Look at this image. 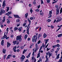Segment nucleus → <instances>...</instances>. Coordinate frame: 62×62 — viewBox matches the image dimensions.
Returning <instances> with one entry per match:
<instances>
[{
    "label": "nucleus",
    "instance_id": "1",
    "mask_svg": "<svg viewBox=\"0 0 62 62\" xmlns=\"http://www.w3.org/2000/svg\"><path fill=\"white\" fill-rule=\"evenodd\" d=\"M36 34V35H35L32 37V42H34L35 41V42H36V41H37V38L38 35V34L37 33Z\"/></svg>",
    "mask_w": 62,
    "mask_h": 62
},
{
    "label": "nucleus",
    "instance_id": "2",
    "mask_svg": "<svg viewBox=\"0 0 62 62\" xmlns=\"http://www.w3.org/2000/svg\"><path fill=\"white\" fill-rule=\"evenodd\" d=\"M35 52H36V51L37 50H38L39 48V46H38V44H36L35 45Z\"/></svg>",
    "mask_w": 62,
    "mask_h": 62
},
{
    "label": "nucleus",
    "instance_id": "3",
    "mask_svg": "<svg viewBox=\"0 0 62 62\" xmlns=\"http://www.w3.org/2000/svg\"><path fill=\"white\" fill-rule=\"evenodd\" d=\"M44 40L45 41V45L46 46L45 47V48H46L48 46V45H49V43L47 45H46V44H47V43L48 41V40H49V39H47V40L46 39H45Z\"/></svg>",
    "mask_w": 62,
    "mask_h": 62
},
{
    "label": "nucleus",
    "instance_id": "4",
    "mask_svg": "<svg viewBox=\"0 0 62 62\" xmlns=\"http://www.w3.org/2000/svg\"><path fill=\"white\" fill-rule=\"evenodd\" d=\"M21 38H22V36L21 35L17 36L16 37V39L17 40H19V39Z\"/></svg>",
    "mask_w": 62,
    "mask_h": 62
},
{
    "label": "nucleus",
    "instance_id": "5",
    "mask_svg": "<svg viewBox=\"0 0 62 62\" xmlns=\"http://www.w3.org/2000/svg\"><path fill=\"white\" fill-rule=\"evenodd\" d=\"M25 58V56H24V55H22V57H21V60H23H23H24Z\"/></svg>",
    "mask_w": 62,
    "mask_h": 62
},
{
    "label": "nucleus",
    "instance_id": "6",
    "mask_svg": "<svg viewBox=\"0 0 62 62\" xmlns=\"http://www.w3.org/2000/svg\"><path fill=\"white\" fill-rule=\"evenodd\" d=\"M59 10L58 9H56V15H58L59 14Z\"/></svg>",
    "mask_w": 62,
    "mask_h": 62
},
{
    "label": "nucleus",
    "instance_id": "7",
    "mask_svg": "<svg viewBox=\"0 0 62 62\" xmlns=\"http://www.w3.org/2000/svg\"><path fill=\"white\" fill-rule=\"evenodd\" d=\"M14 17L15 18H19V19L20 18V16L18 15H14Z\"/></svg>",
    "mask_w": 62,
    "mask_h": 62
},
{
    "label": "nucleus",
    "instance_id": "8",
    "mask_svg": "<svg viewBox=\"0 0 62 62\" xmlns=\"http://www.w3.org/2000/svg\"><path fill=\"white\" fill-rule=\"evenodd\" d=\"M7 47L8 48V47H9L10 45H11V44H10V43L8 42H7Z\"/></svg>",
    "mask_w": 62,
    "mask_h": 62
},
{
    "label": "nucleus",
    "instance_id": "9",
    "mask_svg": "<svg viewBox=\"0 0 62 62\" xmlns=\"http://www.w3.org/2000/svg\"><path fill=\"white\" fill-rule=\"evenodd\" d=\"M61 21V18H59L56 21V23H57V22H60V21Z\"/></svg>",
    "mask_w": 62,
    "mask_h": 62
},
{
    "label": "nucleus",
    "instance_id": "10",
    "mask_svg": "<svg viewBox=\"0 0 62 62\" xmlns=\"http://www.w3.org/2000/svg\"><path fill=\"white\" fill-rule=\"evenodd\" d=\"M11 14V12H8V13H7L5 14V15H7L8 16H9V15Z\"/></svg>",
    "mask_w": 62,
    "mask_h": 62
},
{
    "label": "nucleus",
    "instance_id": "11",
    "mask_svg": "<svg viewBox=\"0 0 62 62\" xmlns=\"http://www.w3.org/2000/svg\"><path fill=\"white\" fill-rule=\"evenodd\" d=\"M4 40H2L1 42V45L3 46L4 45Z\"/></svg>",
    "mask_w": 62,
    "mask_h": 62
},
{
    "label": "nucleus",
    "instance_id": "12",
    "mask_svg": "<svg viewBox=\"0 0 62 62\" xmlns=\"http://www.w3.org/2000/svg\"><path fill=\"white\" fill-rule=\"evenodd\" d=\"M13 42V43H14L13 45H15L17 43V40L14 41Z\"/></svg>",
    "mask_w": 62,
    "mask_h": 62
},
{
    "label": "nucleus",
    "instance_id": "13",
    "mask_svg": "<svg viewBox=\"0 0 62 62\" xmlns=\"http://www.w3.org/2000/svg\"><path fill=\"white\" fill-rule=\"evenodd\" d=\"M47 37V35L45 33H44L43 35V37L45 38Z\"/></svg>",
    "mask_w": 62,
    "mask_h": 62
},
{
    "label": "nucleus",
    "instance_id": "14",
    "mask_svg": "<svg viewBox=\"0 0 62 62\" xmlns=\"http://www.w3.org/2000/svg\"><path fill=\"white\" fill-rule=\"evenodd\" d=\"M41 36V35L40 34H39L38 35V39H39L40 37Z\"/></svg>",
    "mask_w": 62,
    "mask_h": 62
},
{
    "label": "nucleus",
    "instance_id": "15",
    "mask_svg": "<svg viewBox=\"0 0 62 62\" xmlns=\"http://www.w3.org/2000/svg\"><path fill=\"white\" fill-rule=\"evenodd\" d=\"M5 3H6V1L5 0H4L3 4L2 6L3 7H4L5 5Z\"/></svg>",
    "mask_w": 62,
    "mask_h": 62
},
{
    "label": "nucleus",
    "instance_id": "16",
    "mask_svg": "<svg viewBox=\"0 0 62 62\" xmlns=\"http://www.w3.org/2000/svg\"><path fill=\"white\" fill-rule=\"evenodd\" d=\"M6 50L5 49H3V50L2 52L4 54H5L6 53Z\"/></svg>",
    "mask_w": 62,
    "mask_h": 62
},
{
    "label": "nucleus",
    "instance_id": "17",
    "mask_svg": "<svg viewBox=\"0 0 62 62\" xmlns=\"http://www.w3.org/2000/svg\"><path fill=\"white\" fill-rule=\"evenodd\" d=\"M5 17H3V20L2 21V23H4V22H5Z\"/></svg>",
    "mask_w": 62,
    "mask_h": 62
},
{
    "label": "nucleus",
    "instance_id": "18",
    "mask_svg": "<svg viewBox=\"0 0 62 62\" xmlns=\"http://www.w3.org/2000/svg\"><path fill=\"white\" fill-rule=\"evenodd\" d=\"M48 55H49V58H50V57L51 56V53H50V52L49 51H48Z\"/></svg>",
    "mask_w": 62,
    "mask_h": 62
},
{
    "label": "nucleus",
    "instance_id": "19",
    "mask_svg": "<svg viewBox=\"0 0 62 62\" xmlns=\"http://www.w3.org/2000/svg\"><path fill=\"white\" fill-rule=\"evenodd\" d=\"M60 55V54H58L57 56L56 59H58L59 58V55Z\"/></svg>",
    "mask_w": 62,
    "mask_h": 62
},
{
    "label": "nucleus",
    "instance_id": "20",
    "mask_svg": "<svg viewBox=\"0 0 62 62\" xmlns=\"http://www.w3.org/2000/svg\"><path fill=\"white\" fill-rule=\"evenodd\" d=\"M28 36V35L26 34L24 36V39H27V37Z\"/></svg>",
    "mask_w": 62,
    "mask_h": 62
},
{
    "label": "nucleus",
    "instance_id": "21",
    "mask_svg": "<svg viewBox=\"0 0 62 62\" xmlns=\"http://www.w3.org/2000/svg\"><path fill=\"white\" fill-rule=\"evenodd\" d=\"M62 35V34H59L58 35V37L59 38L61 37Z\"/></svg>",
    "mask_w": 62,
    "mask_h": 62
},
{
    "label": "nucleus",
    "instance_id": "22",
    "mask_svg": "<svg viewBox=\"0 0 62 62\" xmlns=\"http://www.w3.org/2000/svg\"><path fill=\"white\" fill-rule=\"evenodd\" d=\"M10 56H11V55H8V56L6 58L7 60V59H8V58H10Z\"/></svg>",
    "mask_w": 62,
    "mask_h": 62
},
{
    "label": "nucleus",
    "instance_id": "23",
    "mask_svg": "<svg viewBox=\"0 0 62 62\" xmlns=\"http://www.w3.org/2000/svg\"><path fill=\"white\" fill-rule=\"evenodd\" d=\"M40 57V53H39L38 54V56L37 57V58Z\"/></svg>",
    "mask_w": 62,
    "mask_h": 62
},
{
    "label": "nucleus",
    "instance_id": "24",
    "mask_svg": "<svg viewBox=\"0 0 62 62\" xmlns=\"http://www.w3.org/2000/svg\"><path fill=\"white\" fill-rule=\"evenodd\" d=\"M22 30V27H21L18 29V30H19V32H21V31Z\"/></svg>",
    "mask_w": 62,
    "mask_h": 62
},
{
    "label": "nucleus",
    "instance_id": "25",
    "mask_svg": "<svg viewBox=\"0 0 62 62\" xmlns=\"http://www.w3.org/2000/svg\"><path fill=\"white\" fill-rule=\"evenodd\" d=\"M17 48V46H15L14 47V48L13 49V50H16V49Z\"/></svg>",
    "mask_w": 62,
    "mask_h": 62
},
{
    "label": "nucleus",
    "instance_id": "26",
    "mask_svg": "<svg viewBox=\"0 0 62 62\" xmlns=\"http://www.w3.org/2000/svg\"><path fill=\"white\" fill-rule=\"evenodd\" d=\"M52 14V10L50 11L49 13V14H50V15H51Z\"/></svg>",
    "mask_w": 62,
    "mask_h": 62
},
{
    "label": "nucleus",
    "instance_id": "27",
    "mask_svg": "<svg viewBox=\"0 0 62 62\" xmlns=\"http://www.w3.org/2000/svg\"><path fill=\"white\" fill-rule=\"evenodd\" d=\"M6 8H7V10H6L7 12H8V10H9V8L6 7Z\"/></svg>",
    "mask_w": 62,
    "mask_h": 62
},
{
    "label": "nucleus",
    "instance_id": "28",
    "mask_svg": "<svg viewBox=\"0 0 62 62\" xmlns=\"http://www.w3.org/2000/svg\"><path fill=\"white\" fill-rule=\"evenodd\" d=\"M28 16V14H26L25 15V18H27V17Z\"/></svg>",
    "mask_w": 62,
    "mask_h": 62
},
{
    "label": "nucleus",
    "instance_id": "29",
    "mask_svg": "<svg viewBox=\"0 0 62 62\" xmlns=\"http://www.w3.org/2000/svg\"><path fill=\"white\" fill-rule=\"evenodd\" d=\"M19 42H21L22 40V38H20L19 39Z\"/></svg>",
    "mask_w": 62,
    "mask_h": 62
},
{
    "label": "nucleus",
    "instance_id": "30",
    "mask_svg": "<svg viewBox=\"0 0 62 62\" xmlns=\"http://www.w3.org/2000/svg\"><path fill=\"white\" fill-rule=\"evenodd\" d=\"M3 13L2 12V10H1L0 12V15H2V14Z\"/></svg>",
    "mask_w": 62,
    "mask_h": 62
},
{
    "label": "nucleus",
    "instance_id": "31",
    "mask_svg": "<svg viewBox=\"0 0 62 62\" xmlns=\"http://www.w3.org/2000/svg\"><path fill=\"white\" fill-rule=\"evenodd\" d=\"M14 30L15 31H16V30H18V28L16 27H15L14 28Z\"/></svg>",
    "mask_w": 62,
    "mask_h": 62
},
{
    "label": "nucleus",
    "instance_id": "32",
    "mask_svg": "<svg viewBox=\"0 0 62 62\" xmlns=\"http://www.w3.org/2000/svg\"><path fill=\"white\" fill-rule=\"evenodd\" d=\"M7 56V54H5L4 56V60L5 59V58H6V56Z\"/></svg>",
    "mask_w": 62,
    "mask_h": 62
},
{
    "label": "nucleus",
    "instance_id": "33",
    "mask_svg": "<svg viewBox=\"0 0 62 62\" xmlns=\"http://www.w3.org/2000/svg\"><path fill=\"white\" fill-rule=\"evenodd\" d=\"M28 21L29 23L30 24H31V20H29V19H28Z\"/></svg>",
    "mask_w": 62,
    "mask_h": 62
},
{
    "label": "nucleus",
    "instance_id": "34",
    "mask_svg": "<svg viewBox=\"0 0 62 62\" xmlns=\"http://www.w3.org/2000/svg\"><path fill=\"white\" fill-rule=\"evenodd\" d=\"M30 11L31 14H32V12L33 11V10L32 9V8H31V9Z\"/></svg>",
    "mask_w": 62,
    "mask_h": 62
},
{
    "label": "nucleus",
    "instance_id": "35",
    "mask_svg": "<svg viewBox=\"0 0 62 62\" xmlns=\"http://www.w3.org/2000/svg\"><path fill=\"white\" fill-rule=\"evenodd\" d=\"M60 45H59V44H58L57 45H56V47H60Z\"/></svg>",
    "mask_w": 62,
    "mask_h": 62
},
{
    "label": "nucleus",
    "instance_id": "36",
    "mask_svg": "<svg viewBox=\"0 0 62 62\" xmlns=\"http://www.w3.org/2000/svg\"><path fill=\"white\" fill-rule=\"evenodd\" d=\"M46 2L47 3H49L50 2V0H46Z\"/></svg>",
    "mask_w": 62,
    "mask_h": 62
},
{
    "label": "nucleus",
    "instance_id": "37",
    "mask_svg": "<svg viewBox=\"0 0 62 62\" xmlns=\"http://www.w3.org/2000/svg\"><path fill=\"white\" fill-rule=\"evenodd\" d=\"M2 12L3 13H5L6 12V11L5 10H3V11H2Z\"/></svg>",
    "mask_w": 62,
    "mask_h": 62
},
{
    "label": "nucleus",
    "instance_id": "38",
    "mask_svg": "<svg viewBox=\"0 0 62 62\" xmlns=\"http://www.w3.org/2000/svg\"><path fill=\"white\" fill-rule=\"evenodd\" d=\"M26 24V23H24L23 24V26H25Z\"/></svg>",
    "mask_w": 62,
    "mask_h": 62
},
{
    "label": "nucleus",
    "instance_id": "39",
    "mask_svg": "<svg viewBox=\"0 0 62 62\" xmlns=\"http://www.w3.org/2000/svg\"><path fill=\"white\" fill-rule=\"evenodd\" d=\"M56 47V45H54V46H53V48H55V47Z\"/></svg>",
    "mask_w": 62,
    "mask_h": 62
},
{
    "label": "nucleus",
    "instance_id": "40",
    "mask_svg": "<svg viewBox=\"0 0 62 62\" xmlns=\"http://www.w3.org/2000/svg\"><path fill=\"white\" fill-rule=\"evenodd\" d=\"M47 22H51V20L50 19H48L47 20Z\"/></svg>",
    "mask_w": 62,
    "mask_h": 62
},
{
    "label": "nucleus",
    "instance_id": "41",
    "mask_svg": "<svg viewBox=\"0 0 62 62\" xmlns=\"http://www.w3.org/2000/svg\"><path fill=\"white\" fill-rule=\"evenodd\" d=\"M50 49H51V48H48L47 47L46 49L47 51H48V50H50Z\"/></svg>",
    "mask_w": 62,
    "mask_h": 62
},
{
    "label": "nucleus",
    "instance_id": "42",
    "mask_svg": "<svg viewBox=\"0 0 62 62\" xmlns=\"http://www.w3.org/2000/svg\"><path fill=\"white\" fill-rule=\"evenodd\" d=\"M40 43V40H39V41H38L37 44H39V43Z\"/></svg>",
    "mask_w": 62,
    "mask_h": 62
},
{
    "label": "nucleus",
    "instance_id": "43",
    "mask_svg": "<svg viewBox=\"0 0 62 62\" xmlns=\"http://www.w3.org/2000/svg\"><path fill=\"white\" fill-rule=\"evenodd\" d=\"M55 8H58V6L57 5L55 6Z\"/></svg>",
    "mask_w": 62,
    "mask_h": 62
},
{
    "label": "nucleus",
    "instance_id": "44",
    "mask_svg": "<svg viewBox=\"0 0 62 62\" xmlns=\"http://www.w3.org/2000/svg\"><path fill=\"white\" fill-rule=\"evenodd\" d=\"M39 9H37L35 10V11L36 12H39Z\"/></svg>",
    "mask_w": 62,
    "mask_h": 62
},
{
    "label": "nucleus",
    "instance_id": "45",
    "mask_svg": "<svg viewBox=\"0 0 62 62\" xmlns=\"http://www.w3.org/2000/svg\"><path fill=\"white\" fill-rule=\"evenodd\" d=\"M25 62H29V61L28 60V59H27V60H26V61Z\"/></svg>",
    "mask_w": 62,
    "mask_h": 62
},
{
    "label": "nucleus",
    "instance_id": "46",
    "mask_svg": "<svg viewBox=\"0 0 62 62\" xmlns=\"http://www.w3.org/2000/svg\"><path fill=\"white\" fill-rule=\"evenodd\" d=\"M19 44V42L18 41H17L16 43V45H18Z\"/></svg>",
    "mask_w": 62,
    "mask_h": 62
},
{
    "label": "nucleus",
    "instance_id": "47",
    "mask_svg": "<svg viewBox=\"0 0 62 62\" xmlns=\"http://www.w3.org/2000/svg\"><path fill=\"white\" fill-rule=\"evenodd\" d=\"M48 60H49V59H46V61H45V62H47V61H48Z\"/></svg>",
    "mask_w": 62,
    "mask_h": 62
},
{
    "label": "nucleus",
    "instance_id": "48",
    "mask_svg": "<svg viewBox=\"0 0 62 62\" xmlns=\"http://www.w3.org/2000/svg\"><path fill=\"white\" fill-rule=\"evenodd\" d=\"M7 23H10V21H7Z\"/></svg>",
    "mask_w": 62,
    "mask_h": 62
},
{
    "label": "nucleus",
    "instance_id": "49",
    "mask_svg": "<svg viewBox=\"0 0 62 62\" xmlns=\"http://www.w3.org/2000/svg\"><path fill=\"white\" fill-rule=\"evenodd\" d=\"M34 43H32V44L31 45V46H34Z\"/></svg>",
    "mask_w": 62,
    "mask_h": 62
},
{
    "label": "nucleus",
    "instance_id": "50",
    "mask_svg": "<svg viewBox=\"0 0 62 62\" xmlns=\"http://www.w3.org/2000/svg\"><path fill=\"white\" fill-rule=\"evenodd\" d=\"M36 2L34 1L33 2V4H34V5H36Z\"/></svg>",
    "mask_w": 62,
    "mask_h": 62
},
{
    "label": "nucleus",
    "instance_id": "51",
    "mask_svg": "<svg viewBox=\"0 0 62 62\" xmlns=\"http://www.w3.org/2000/svg\"><path fill=\"white\" fill-rule=\"evenodd\" d=\"M39 60L40 61H42V59L41 58H40Z\"/></svg>",
    "mask_w": 62,
    "mask_h": 62
},
{
    "label": "nucleus",
    "instance_id": "52",
    "mask_svg": "<svg viewBox=\"0 0 62 62\" xmlns=\"http://www.w3.org/2000/svg\"><path fill=\"white\" fill-rule=\"evenodd\" d=\"M30 19L31 20H32L33 19V18L32 17H31L30 18Z\"/></svg>",
    "mask_w": 62,
    "mask_h": 62
},
{
    "label": "nucleus",
    "instance_id": "53",
    "mask_svg": "<svg viewBox=\"0 0 62 62\" xmlns=\"http://www.w3.org/2000/svg\"><path fill=\"white\" fill-rule=\"evenodd\" d=\"M60 49V48L58 47L57 48V50L58 51H59V50Z\"/></svg>",
    "mask_w": 62,
    "mask_h": 62
},
{
    "label": "nucleus",
    "instance_id": "54",
    "mask_svg": "<svg viewBox=\"0 0 62 62\" xmlns=\"http://www.w3.org/2000/svg\"><path fill=\"white\" fill-rule=\"evenodd\" d=\"M62 61V60H61V59H60L59 60V62H61V61Z\"/></svg>",
    "mask_w": 62,
    "mask_h": 62
},
{
    "label": "nucleus",
    "instance_id": "55",
    "mask_svg": "<svg viewBox=\"0 0 62 62\" xmlns=\"http://www.w3.org/2000/svg\"><path fill=\"white\" fill-rule=\"evenodd\" d=\"M42 49V46H41L39 49V51H41V50Z\"/></svg>",
    "mask_w": 62,
    "mask_h": 62
},
{
    "label": "nucleus",
    "instance_id": "56",
    "mask_svg": "<svg viewBox=\"0 0 62 62\" xmlns=\"http://www.w3.org/2000/svg\"><path fill=\"white\" fill-rule=\"evenodd\" d=\"M27 31V33L28 34V35H29V31Z\"/></svg>",
    "mask_w": 62,
    "mask_h": 62
},
{
    "label": "nucleus",
    "instance_id": "57",
    "mask_svg": "<svg viewBox=\"0 0 62 62\" xmlns=\"http://www.w3.org/2000/svg\"><path fill=\"white\" fill-rule=\"evenodd\" d=\"M40 5H39V6H38V9H39V8H40Z\"/></svg>",
    "mask_w": 62,
    "mask_h": 62
},
{
    "label": "nucleus",
    "instance_id": "58",
    "mask_svg": "<svg viewBox=\"0 0 62 62\" xmlns=\"http://www.w3.org/2000/svg\"><path fill=\"white\" fill-rule=\"evenodd\" d=\"M23 54H24L25 53V49H24L23 51Z\"/></svg>",
    "mask_w": 62,
    "mask_h": 62
},
{
    "label": "nucleus",
    "instance_id": "59",
    "mask_svg": "<svg viewBox=\"0 0 62 62\" xmlns=\"http://www.w3.org/2000/svg\"><path fill=\"white\" fill-rule=\"evenodd\" d=\"M30 40V38H28V40L29 41Z\"/></svg>",
    "mask_w": 62,
    "mask_h": 62
},
{
    "label": "nucleus",
    "instance_id": "60",
    "mask_svg": "<svg viewBox=\"0 0 62 62\" xmlns=\"http://www.w3.org/2000/svg\"><path fill=\"white\" fill-rule=\"evenodd\" d=\"M40 15H43V13H41L40 14Z\"/></svg>",
    "mask_w": 62,
    "mask_h": 62
},
{
    "label": "nucleus",
    "instance_id": "61",
    "mask_svg": "<svg viewBox=\"0 0 62 62\" xmlns=\"http://www.w3.org/2000/svg\"><path fill=\"white\" fill-rule=\"evenodd\" d=\"M21 49H23V46H21Z\"/></svg>",
    "mask_w": 62,
    "mask_h": 62
},
{
    "label": "nucleus",
    "instance_id": "62",
    "mask_svg": "<svg viewBox=\"0 0 62 62\" xmlns=\"http://www.w3.org/2000/svg\"><path fill=\"white\" fill-rule=\"evenodd\" d=\"M42 46L43 47H44V46H45V45H44V44H43L42 45Z\"/></svg>",
    "mask_w": 62,
    "mask_h": 62
},
{
    "label": "nucleus",
    "instance_id": "63",
    "mask_svg": "<svg viewBox=\"0 0 62 62\" xmlns=\"http://www.w3.org/2000/svg\"><path fill=\"white\" fill-rule=\"evenodd\" d=\"M34 54H34V52H33L32 53V55H33H33H34Z\"/></svg>",
    "mask_w": 62,
    "mask_h": 62
},
{
    "label": "nucleus",
    "instance_id": "64",
    "mask_svg": "<svg viewBox=\"0 0 62 62\" xmlns=\"http://www.w3.org/2000/svg\"><path fill=\"white\" fill-rule=\"evenodd\" d=\"M57 42H59V40H57Z\"/></svg>",
    "mask_w": 62,
    "mask_h": 62
}]
</instances>
